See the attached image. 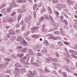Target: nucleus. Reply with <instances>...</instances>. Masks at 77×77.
Here are the masks:
<instances>
[{"instance_id": "obj_1", "label": "nucleus", "mask_w": 77, "mask_h": 77, "mask_svg": "<svg viewBox=\"0 0 77 77\" xmlns=\"http://www.w3.org/2000/svg\"><path fill=\"white\" fill-rule=\"evenodd\" d=\"M17 42L20 41V43L22 44L23 45H24V46H27L28 45V43H27V42L24 40V38L22 36H19L17 38Z\"/></svg>"}, {"instance_id": "obj_2", "label": "nucleus", "mask_w": 77, "mask_h": 77, "mask_svg": "<svg viewBox=\"0 0 77 77\" xmlns=\"http://www.w3.org/2000/svg\"><path fill=\"white\" fill-rule=\"evenodd\" d=\"M46 62H47L48 63L50 62L51 61H54V62H58V59L56 58H53L52 57H50L49 58H46Z\"/></svg>"}, {"instance_id": "obj_3", "label": "nucleus", "mask_w": 77, "mask_h": 77, "mask_svg": "<svg viewBox=\"0 0 77 77\" xmlns=\"http://www.w3.org/2000/svg\"><path fill=\"white\" fill-rule=\"evenodd\" d=\"M69 51L71 54H72V57H73L74 58H77V56H75V55H77V52L73 50H70Z\"/></svg>"}, {"instance_id": "obj_4", "label": "nucleus", "mask_w": 77, "mask_h": 77, "mask_svg": "<svg viewBox=\"0 0 77 77\" xmlns=\"http://www.w3.org/2000/svg\"><path fill=\"white\" fill-rule=\"evenodd\" d=\"M9 33L7 34L6 35V36H7L8 38H10V35H12L15 34V33L13 31V30L12 29H10L9 30Z\"/></svg>"}, {"instance_id": "obj_5", "label": "nucleus", "mask_w": 77, "mask_h": 77, "mask_svg": "<svg viewBox=\"0 0 77 77\" xmlns=\"http://www.w3.org/2000/svg\"><path fill=\"white\" fill-rule=\"evenodd\" d=\"M33 72V74H32V76L29 75V73H27L26 75V76L28 77H35L34 76H36L38 74V73L36 71H34Z\"/></svg>"}, {"instance_id": "obj_6", "label": "nucleus", "mask_w": 77, "mask_h": 77, "mask_svg": "<svg viewBox=\"0 0 77 77\" xmlns=\"http://www.w3.org/2000/svg\"><path fill=\"white\" fill-rule=\"evenodd\" d=\"M31 18H32V17L30 16L29 17H26L25 18V21L28 23H30Z\"/></svg>"}, {"instance_id": "obj_7", "label": "nucleus", "mask_w": 77, "mask_h": 77, "mask_svg": "<svg viewBox=\"0 0 77 77\" xmlns=\"http://www.w3.org/2000/svg\"><path fill=\"white\" fill-rule=\"evenodd\" d=\"M30 32L29 31H27L26 32H25L24 34V38L27 39L28 40H30V39L29 38H27V36L29 35V34H30Z\"/></svg>"}, {"instance_id": "obj_8", "label": "nucleus", "mask_w": 77, "mask_h": 77, "mask_svg": "<svg viewBox=\"0 0 77 77\" xmlns=\"http://www.w3.org/2000/svg\"><path fill=\"white\" fill-rule=\"evenodd\" d=\"M39 20V21H38L36 23V24L37 26H39V25H40L41 21H42V20H44V17H40Z\"/></svg>"}, {"instance_id": "obj_9", "label": "nucleus", "mask_w": 77, "mask_h": 77, "mask_svg": "<svg viewBox=\"0 0 77 77\" xmlns=\"http://www.w3.org/2000/svg\"><path fill=\"white\" fill-rule=\"evenodd\" d=\"M39 29V27H33L31 29V32L32 33H33L35 32V31L36 30H38Z\"/></svg>"}, {"instance_id": "obj_10", "label": "nucleus", "mask_w": 77, "mask_h": 77, "mask_svg": "<svg viewBox=\"0 0 77 77\" xmlns=\"http://www.w3.org/2000/svg\"><path fill=\"white\" fill-rule=\"evenodd\" d=\"M12 7H13V5H12V4H10V8H8L7 9V12H10L11 11V9L12 8Z\"/></svg>"}, {"instance_id": "obj_11", "label": "nucleus", "mask_w": 77, "mask_h": 77, "mask_svg": "<svg viewBox=\"0 0 77 77\" xmlns=\"http://www.w3.org/2000/svg\"><path fill=\"white\" fill-rule=\"evenodd\" d=\"M26 57H23V59L24 60H26V61H29V54H26Z\"/></svg>"}, {"instance_id": "obj_12", "label": "nucleus", "mask_w": 77, "mask_h": 77, "mask_svg": "<svg viewBox=\"0 0 77 77\" xmlns=\"http://www.w3.org/2000/svg\"><path fill=\"white\" fill-rule=\"evenodd\" d=\"M21 69H18L17 68L15 69V70L14 71L15 74H19L20 72Z\"/></svg>"}, {"instance_id": "obj_13", "label": "nucleus", "mask_w": 77, "mask_h": 77, "mask_svg": "<svg viewBox=\"0 0 77 77\" xmlns=\"http://www.w3.org/2000/svg\"><path fill=\"white\" fill-rule=\"evenodd\" d=\"M31 36L32 38H34V39H38V37H39V36L36 34H33Z\"/></svg>"}, {"instance_id": "obj_14", "label": "nucleus", "mask_w": 77, "mask_h": 77, "mask_svg": "<svg viewBox=\"0 0 77 77\" xmlns=\"http://www.w3.org/2000/svg\"><path fill=\"white\" fill-rule=\"evenodd\" d=\"M15 66L17 68H21V65L19 63H16L15 64Z\"/></svg>"}, {"instance_id": "obj_15", "label": "nucleus", "mask_w": 77, "mask_h": 77, "mask_svg": "<svg viewBox=\"0 0 77 77\" xmlns=\"http://www.w3.org/2000/svg\"><path fill=\"white\" fill-rule=\"evenodd\" d=\"M60 32L61 33L62 35L63 36H65V32L64 31H63V29L61 28L60 29Z\"/></svg>"}, {"instance_id": "obj_16", "label": "nucleus", "mask_w": 77, "mask_h": 77, "mask_svg": "<svg viewBox=\"0 0 77 77\" xmlns=\"http://www.w3.org/2000/svg\"><path fill=\"white\" fill-rule=\"evenodd\" d=\"M27 51V48H25L22 49L21 51V53H26Z\"/></svg>"}, {"instance_id": "obj_17", "label": "nucleus", "mask_w": 77, "mask_h": 77, "mask_svg": "<svg viewBox=\"0 0 77 77\" xmlns=\"http://www.w3.org/2000/svg\"><path fill=\"white\" fill-rule=\"evenodd\" d=\"M26 24H23L22 26V28L21 29V30L23 31L26 29Z\"/></svg>"}, {"instance_id": "obj_18", "label": "nucleus", "mask_w": 77, "mask_h": 77, "mask_svg": "<svg viewBox=\"0 0 77 77\" xmlns=\"http://www.w3.org/2000/svg\"><path fill=\"white\" fill-rule=\"evenodd\" d=\"M12 3L14 7H16V6L18 5L15 4V0H13Z\"/></svg>"}, {"instance_id": "obj_19", "label": "nucleus", "mask_w": 77, "mask_h": 77, "mask_svg": "<svg viewBox=\"0 0 77 77\" xmlns=\"http://www.w3.org/2000/svg\"><path fill=\"white\" fill-rule=\"evenodd\" d=\"M67 53H68V54H66V52H64L63 53V54L64 55V56H66V57H69V52L67 51Z\"/></svg>"}, {"instance_id": "obj_20", "label": "nucleus", "mask_w": 77, "mask_h": 77, "mask_svg": "<svg viewBox=\"0 0 77 77\" xmlns=\"http://www.w3.org/2000/svg\"><path fill=\"white\" fill-rule=\"evenodd\" d=\"M6 5V4L5 3L2 4V5L0 7V9H2V8H4V7H5Z\"/></svg>"}, {"instance_id": "obj_21", "label": "nucleus", "mask_w": 77, "mask_h": 77, "mask_svg": "<svg viewBox=\"0 0 77 77\" xmlns=\"http://www.w3.org/2000/svg\"><path fill=\"white\" fill-rule=\"evenodd\" d=\"M34 62V57H32L31 58V64H33V62Z\"/></svg>"}, {"instance_id": "obj_22", "label": "nucleus", "mask_w": 77, "mask_h": 77, "mask_svg": "<svg viewBox=\"0 0 77 77\" xmlns=\"http://www.w3.org/2000/svg\"><path fill=\"white\" fill-rule=\"evenodd\" d=\"M8 22H9L10 23H12L13 21V19L12 18H10L8 20Z\"/></svg>"}, {"instance_id": "obj_23", "label": "nucleus", "mask_w": 77, "mask_h": 77, "mask_svg": "<svg viewBox=\"0 0 77 77\" xmlns=\"http://www.w3.org/2000/svg\"><path fill=\"white\" fill-rule=\"evenodd\" d=\"M67 57L65 58V61L67 63H69V62H70L69 60V59Z\"/></svg>"}, {"instance_id": "obj_24", "label": "nucleus", "mask_w": 77, "mask_h": 77, "mask_svg": "<svg viewBox=\"0 0 77 77\" xmlns=\"http://www.w3.org/2000/svg\"><path fill=\"white\" fill-rule=\"evenodd\" d=\"M38 6V5L36 4H35L33 6V9L34 10H35Z\"/></svg>"}, {"instance_id": "obj_25", "label": "nucleus", "mask_w": 77, "mask_h": 77, "mask_svg": "<svg viewBox=\"0 0 77 77\" xmlns=\"http://www.w3.org/2000/svg\"><path fill=\"white\" fill-rule=\"evenodd\" d=\"M22 16V14H21L19 15L18 18V21L21 20V16Z\"/></svg>"}, {"instance_id": "obj_26", "label": "nucleus", "mask_w": 77, "mask_h": 77, "mask_svg": "<svg viewBox=\"0 0 77 77\" xmlns=\"http://www.w3.org/2000/svg\"><path fill=\"white\" fill-rule=\"evenodd\" d=\"M6 8H3L1 10V12L2 13H5V12H6Z\"/></svg>"}, {"instance_id": "obj_27", "label": "nucleus", "mask_w": 77, "mask_h": 77, "mask_svg": "<svg viewBox=\"0 0 77 77\" xmlns=\"http://www.w3.org/2000/svg\"><path fill=\"white\" fill-rule=\"evenodd\" d=\"M17 11H19V12H20V13H21V14H23V12H24V11H23V10H22V9H18L17 10Z\"/></svg>"}, {"instance_id": "obj_28", "label": "nucleus", "mask_w": 77, "mask_h": 77, "mask_svg": "<svg viewBox=\"0 0 77 77\" xmlns=\"http://www.w3.org/2000/svg\"><path fill=\"white\" fill-rule=\"evenodd\" d=\"M57 43L60 46H63V43H62V42H58Z\"/></svg>"}, {"instance_id": "obj_29", "label": "nucleus", "mask_w": 77, "mask_h": 77, "mask_svg": "<svg viewBox=\"0 0 77 77\" xmlns=\"http://www.w3.org/2000/svg\"><path fill=\"white\" fill-rule=\"evenodd\" d=\"M11 58H15L16 56L15 55V54H12L11 56Z\"/></svg>"}, {"instance_id": "obj_30", "label": "nucleus", "mask_w": 77, "mask_h": 77, "mask_svg": "<svg viewBox=\"0 0 77 77\" xmlns=\"http://www.w3.org/2000/svg\"><path fill=\"white\" fill-rule=\"evenodd\" d=\"M54 33L56 35H59L60 34V32H59V31H57L54 32Z\"/></svg>"}, {"instance_id": "obj_31", "label": "nucleus", "mask_w": 77, "mask_h": 77, "mask_svg": "<svg viewBox=\"0 0 77 77\" xmlns=\"http://www.w3.org/2000/svg\"><path fill=\"white\" fill-rule=\"evenodd\" d=\"M15 14H16V12L15 11H14L11 14V17H13V16L15 15Z\"/></svg>"}, {"instance_id": "obj_32", "label": "nucleus", "mask_w": 77, "mask_h": 77, "mask_svg": "<svg viewBox=\"0 0 77 77\" xmlns=\"http://www.w3.org/2000/svg\"><path fill=\"white\" fill-rule=\"evenodd\" d=\"M16 2L17 3H23V0H17L16 1Z\"/></svg>"}, {"instance_id": "obj_33", "label": "nucleus", "mask_w": 77, "mask_h": 77, "mask_svg": "<svg viewBox=\"0 0 77 77\" xmlns=\"http://www.w3.org/2000/svg\"><path fill=\"white\" fill-rule=\"evenodd\" d=\"M45 19L47 20H50V18L48 17V16L47 15H45Z\"/></svg>"}, {"instance_id": "obj_34", "label": "nucleus", "mask_w": 77, "mask_h": 77, "mask_svg": "<svg viewBox=\"0 0 77 77\" xmlns=\"http://www.w3.org/2000/svg\"><path fill=\"white\" fill-rule=\"evenodd\" d=\"M60 18L61 21H62L63 23V16L61 15L60 16Z\"/></svg>"}, {"instance_id": "obj_35", "label": "nucleus", "mask_w": 77, "mask_h": 77, "mask_svg": "<svg viewBox=\"0 0 77 77\" xmlns=\"http://www.w3.org/2000/svg\"><path fill=\"white\" fill-rule=\"evenodd\" d=\"M22 63L23 65H27L28 63L26 61H22Z\"/></svg>"}, {"instance_id": "obj_36", "label": "nucleus", "mask_w": 77, "mask_h": 77, "mask_svg": "<svg viewBox=\"0 0 77 77\" xmlns=\"http://www.w3.org/2000/svg\"><path fill=\"white\" fill-rule=\"evenodd\" d=\"M58 1L57 0H53V3H54V4L57 3H58Z\"/></svg>"}, {"instance_id": "obj_37", "label": "nucleus", "mask_w": 77, "mask_h": 77, "mask_svg": "<svg viewBox=\"0 0 77 77\" xmlns=\"http://www.w3.org/2000/svg\"><path fill=\"white\" fill-rule=\"evenodd\" d=\"M5 60L6 62H9L11 61V60L9 58H6L5 59Z\"/></svg>"}, {"instance_id": "obj_38", "label": "nucleus", "mask_w": 77, "mask_h": 77, "mask_svg": "<svg viewBox=\"0 0 77 77\" xmlns=\"http://www.w3.org/2000/svg\"><path fill=\"white\" fill-rule=\"evenodd\" d=\"M63 43L64 44H66V45H69L70 44H69V43L67 42H65L64 41H63Z\"/></svg>"}, {"instance_id": "obj_39", "label": "nucleus", "mask_w": 77, "mask_h": 77, "mask_svg": "<svg viewBox=\"0 0 77 77\" xmlns=\"http://www.w3.org/2000/svg\"><path fill=\"white\" fill-rule=\"evenodd\" d=\"M63 74V76L64 77H66V74L65 72H63L62 73Z\"/></svg>"}, {"instance_id": "obj_40", "label": "nucleus", "mask_w": 77, "mask_h": 77, "mask_svg": "<svg viewBox=\"0 0 77 77\" xmlns=\"http://www.w3.org/2000/svg\"><path fill=\"white\" fill-rule=\"evenodd\" d=\"M48 11L50 14H52V10H51V8L49 9V10H48Z\"/></svg>"}, {"instance_id": "obj_41", "label": "nucleus", "mask_w": 77, "mask_h": 77, "mask_svg": "<svg viewBox=\"0 0 77 77\" xmlns=\"http://www.w3.org/2000/svg\"><path fill=\"white\" fill-rule=\"evenodd\" d=\"M64 23L65 24H66V25H68V21H67V20L64 19Z\"/></svg>"}, {"instance_id": "obj_42", "label": "nucleus", "mask_w": 77, "mask_h": 77, "mask_svg": "<svg viewBox=\"0 0 77 77\" xmlns=\"http://www.w3.org/2000/svg\"><path fill=\"white\" fill-rule=\"evenodd\" d=\"M1 68H5V64H2L1 65Z\"/></svg>"}, {"instance_id": "obj_43", "label": "nucleus", "mask_w": 77, "mask_h": 77, "mask_svg": "<svg viewBox=\"0 0 77 77\" xmlns=\"http://www.w3.org/2000/svg\"><path fill=\"white\" fill-rule=\"evenodd\" d=\"M32 64H33L34 65H35V66H39V65L36 63H33H33Z\"/></svg>"}, {"instance_id": "obj_44", "label": "nucleus", "mask_w": 77, "mask_h": 77, "mask_svg": "<svg viewBox=\"0 0 77 77\" xmlns=\"http://www.w3.org/2000/svg\"><path fill=\"white\" fill-rule=\"evenodd\" d=\"M28 51L29 53H32V50L31 49H28Z\"/></svg>"}, {"instance_id": "obj_45", "label": "nucleus", "mask_w": 77, "mask_h": 77, "mask_svg": "<svg viewBox=\"0 0 77 77\" xmlns=\"http://www.w3.org/2000/svg\"><path fill=\"white\" fill-rule=\"evenodd\" d=\"M46 11V10H45V8H43L42 10V12H45Z\"/></svg>"}, {"instance_id": "obj_46", "label": "nucleus", "mask_w": 77, "mask_h": 77, "mask_svg": "<svg viewBox=\"0 0 77 77\" xmlns=\"http://www.w3.org/2000/svg\"><path fill=\"white\" fill-rule=\"evenodd\" d=\"M16 27L17 28H18L20 27V24L18 23L16 25Z\"/></svg>"}, {"instance_id": "obj_47", "label": "nucleus", "mask_w": 77, "mask_h": 77, "mask_svg": "<svg viewBox=\"0 0 77 77\" xmlns=\"http://www.w3.org/2000/svg\"><path fill=\"white\" fill-rule=\"evenodd\" d=\"M54 12L57 15H59V12H57V11H55Z\"/></svg>"}, {"instance_id": "obj_48", "label": "nucleus", "mask_w": 77, "mask_h": 77, "mask_svg": "<svg viewBox=\"0 0 77 77\" xmlns=\"http://www.w3.org/2000/svg\"><path fill=\"white\" fill-rule=\"evenodd\" d=\"M7 72L8 73V74H11V71L9 70H8L7 71Z\"/></svg>"}, {"instance_id": "obj_49", "label": "nucleus", "mask_w": 77, "mask_h": 77, "mask_svg": "<svg viewBox=\"0 0 77 77\" xmlns=\"http://www.w3.org/2000/svg\"><path fill=\"white\" fill-rule=\"evenodd\" d=\"M45 72H49V70L47 69H45Z\"/></svg>"}, {"instance_id": "obj_50", "label": "nucleus", "mask_w": 77, "mask_h": 77, "mask_svg": "<svg viewBox=\"0 0 77 77\" xmlns=\"http://www.w3.org/2000/svg\"><path fill=\"white\" fill-rule=\"evenodd\" d=\"M16 32H17V33H19L20 32V30H16Z\"/></svg>"}, {"instance_id": "obj_51", "label": "nucleus", "mask_w": 77, "mask_h": 77, "mask_svg": "<svg viewBox=\"0 0 77 77\" xmlns=\"http://www.w3.org/2000/svg\"><path fill=\"white\" fill-rule=\"evenodd\" d=\"M22 48V46H19L18 47V49H21Z\"/></svg>"}, {"instance_id": "obj_52", "label": "nucleus", "mask_w": 77, "mask_h": 77, "mask_svg": "<svg viewBox=\"0 0 77 77\" xmlns=\"http://www.w3.org/2000/svg\"><path fill=\"white\" fill-rule=\"evenodd\" d=\"M20 71H21L22 73H24V70L23 69H22L20 70Z\"/></svg>"}, {"instance_id": "obj_53", "label": "nucleus", "mask_w": 77, "mask_h": 77, "mask_svg": "<svg viewBox=\"0 0 77 77\" xmlns=\"http://www.w3.org/2000/svg\"><path fill=\"white\" fill-rule=\"evenodd\" d=\"M58 5H59V6L61 7V8H62V7H63V6H64V5H61L59 4H58Z\"/></svg>"}, {"instance_id": "obj_54", "label": "nucleus", "mask_w": 77, "mask_h": 77, "mask_svg": "<svg viewBox=\"0 0 77 77\" xmlns=\"http://www.w3.org/2000/svg\"><path fill=\"white\" fill-rule=\"evenodd\" d=\"M33 14L35 17H36V11H34V12H33Z\"/></svg>"}, {"instance_id": "obj_55", "label": "nucleus", "mask_w": 77, "mask_h": 77, "mask_svg": "<svg viewBox=\"0 0 77 77\" xmlns=\"http://www.w3.org/2000/svg\"><path fill=\"white\" fill-rule=\"evenodd\" d=\"M29 74H31V76H32V72L31 71H29Z\"/></svg>"}, {"instance_id": "obj_56", "label": "nucleus", "mask_w": 77, "mask_h": 77, "mask_svg": "<svg viewBox=\"0 0 77 77\" xmlns=\"http://www.w3.org/2000/svg\"><path fill=\"white\" fill-rule=\"evenodd\" d=\"M26 0H23L22 3H26Z\"/></svg>"}, {"instance_id": "obj_57", "label": "nucleus", "mask_w": 77, "mask_h": 77, "mask_svg": "<svg viewBox=\"0 0 77 77\" xmlns=\"http://www.w3.org/2000/svg\"><path fill=\"white\" fill-rule=\"evenodd\" d=\"M23 23H24V21L23 20H22L20 22V23L21 24H23Z\"/></svg>"}, {"instance_id": "obj_58", "label": "nucleus", "mask_w": 77, "mask_h": 77, "mask_svg": "<svg viewBox=\"0 0 77 77\" xmlns=\"http://www.w3.org/2000/svg\"><path fill=\"white\" fill-rule=\"evenodd\" d=\"M10 27V26H6V28L7 29H9Z\"/></svg>"}, {"instance_id": "obj_59", "label": "nucleus", "mask_w": 77, "mask_h": 77, "mask_svg": "<svg viewBox=\"0 0 77 77\" xmlns=\"http://www.w3.org/2000/svg\"><path fill=\"white\" fill-rule=\"evenodd\" d=\"M66 69L67 71H69V69L68 67H66Z\"/></svg>"}, {"instance_id": "obj_60", "label": "nucleus", "mask_w": 77, "mask_h": 77, "mask_svg": "<svg viewBox=\"0 0 77 77\" xmlns=\"http://www.w3.org/2000/svg\"><path fill=\"white\" fill-rule=\"evenodd\" d=\"M23 56V54H20V57H22Z\"/></svg>"}, {"instance_id": "obj_61", "label": "nucleus", "mask_w": 77, "mask_h": 77, "mask_svg": "<svg viewBox=\"0 0 77 77\" xmlns=\"http://www.w3.org/2000/svg\"><path fill=\"white\" fill-rule=\"evenodd\" d=\"M53 36V35H52V34H48V36H50V37H51V36Z\"/></svg>"}, {"instance_id": "obj_62", "label": "nucleus", "mask_w": 77, "mask_h": 77, "mask_svg": "<svg viewBox=\"0 0 77 77\" xmlns=\"http://www.w3.org/2000/svg\"><path fill=\"white\" fill-rule=\"evenodd\" d=\"M74 8L75 9V10H77V7L76 6H75L74 7Z\"/></svg>"}, {"instance_id": "obj_63", "label": "nucleus", "mask_w": 77, "mask_h": 77, "mask_svg": "<svg viewBox=\"0 0 77 77\" xmlns=\"http://www.w3.org/2000/svg\"><path fill=\"white\" fill-rule=\"evenodd\" d=\"M52 39H55V40L57 39V38H56V37L53 36H52Z\"/></svg>"}, {"instance_id": "obj_64", "label": "nucleus", "mask_w": 77, "mask_h": 77, "mask_svg": "<svg viewBox=\"0 0 77 77\" xmlns=\"http://www.w3.org/2000/svg\"><path fill=\"white\" fill-rule=\"evenodd\" d=\"M66 2L68 3H70V0H66Z\"/></svg>"}]
</instances>
